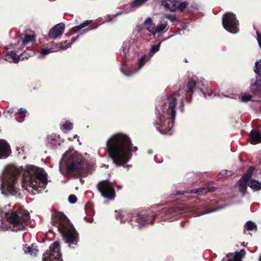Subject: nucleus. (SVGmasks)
Masks as SVG:
<instances>
[{"mask_svg": "<svg viewBox=\"0 0 261 261\" xmlns=\"http://www.w3.org/2000/svg\"><path fill=\"white\" fill-rule=\"evenodd\" d=\"M165 17L171 22H173L176 19L175 15L173 14H167Z\"/></svg>", "mask_w": 261, "mask_h": 261, "instance_id": "3c124183", "label": "nucleus"}, {"mask_svg": "<svg viewBox=\"0 0 261 261\" xmlns=\"http://www.w3.org/2000/svg\"><path fill=\"white\" fill-rule=\"evenodd\" d=\"M5 215L9 222L12 224V230L14 231L23 230L30 219L29 213L21 207L7 212Z\"/></svg>", "mask_w": 261, "mask_h": 261, "instance_id": "423d86ee", "label": "nucleus"}, {"mask_svg": "<svg viewBox=\"0 0 261 261\" xmlns=\"http://www.w3.org/2000/svg\"><path fill=\"white\" fill-rule=\"evenodd\" d=\"M248 186L252 189L258 191L261 189V182L255 179H250L248 183Z\"/></svg>", "mask_w": 261, "mask_h": 261, "instance_id": "c85d7f7f", "label": "nucleus"}, {"mask_svg": "<svg viewBox=\"0 0 261 261\" xmlns=\"http://www.w3.org/2000/svg\"><path fill=\"white\" fill-rule=\"evenodd\" d=\"M11 153L10 146L4 139H0V159L7 158Z\"/></svg>", "mask_w": 261, "mask_h": 261, "instance_id": "4468645a", "label": "nucleus"}, {"mask_svg": "<svg viewBox=\"0 0 261 261\" xmlns=\"http://www.w3.org/2000/svg\"><path fill=\"white\" fill-rule=\"evenodd\" d=\"M22 41L20 40L18 41V45H20V50H25L24 48L28 43L33 42L34 40V36L32 35H25L23 38L21 37Z\"/></svg>", "mask_w": 261, "mask_h": 261, "instance_id": "4be33fe9", "label": "nucleus"}, {"mask_svg": "<svg viewBox=\"0 0 261 261\" xmlns=\"http://www.w3.org/2000/svg\"><path fill=\"white\" fill-rule=\"evenodd\" d=\"M19 45H18V43L17 44H11L10 45H8V46H7L5 47V48L6 49H10V48H14L15 50H19L20 49V48H17L16 47V46H18Z\"/></svg>", "mask_w": 261, "mask_h": 261, "instance_id": "8fccbe9b", "label": "nucleus"}, {"mask_svg": "<svg viewBox=\"0 0 261 261\" xmlns=\"http://www.w3.org/2000/svg\"><path fill=\"white\" fill-rule=\"evenodd\" d=\"M168 30V23L164 20H161L158 24L154 27L153 29L148 28V32L151 33L153 36L160 33H166Z\"/></svg>", "mask_w": 261, "mask_h": 261, "instance_id": "ddd939ff", "label": "nucleus"}, {"mask_svg": "<svg viewBox=\"0 0 261 261\" xmlns=\"http://www.w3.org/2000/svg\"><path fill=\"white\" fill-rule=\"evenodd\" d=\"M162 4L166 9L171 11H174L176 10V5L174 0H162Z\"/></svg>", "mask_w": 261, "mask_h": 261, "instance_id": "5701e85b", "label": "nucleus"}, {"mask_svg": "<svg viewBox=\"0 0 261 261\" xmlns=\"http://www.w3.org/2000/svg\"><path fill=\"white\" fill-rule=\"evenodd\" d=\"M106 150L117 166H123L127 170L131 165L126 163L132 157V152L138 150L133 146L130 137L126 134L118 133L111 136L106 142Z\"/></svg>", "mask_w": 261, "mask_h": 261, "instance_id": "f03ea898", "label": "nucleus"}, {"mask_svg": "<svg viewBox=\"0 0 261 261\" xmlns=\"http://www.w3.org/2000/svg\"><path fill=\"white\" fill-rule=\"evenodd\" d=\"M115 213H118V214H117L116 215V218L117 219H118L119 218H120V221L121 223H124V222H125L127 221H130L131 220H129L127 218H124V215L121 214V212H118L117 211H115Z\"/></svg>", "mask_w": 261, "mask_h": 261, "instance_id": "4c0bfd02", "label": "nucleus"}, {"mask_svg": "<svg viewBox=\"0 0 261 261\" xmlns=\"http://www.w3.org/2000/svg\"><path fill=\"white\" fill-rule=\"evenodd\" d=\"M93 29H88L85 30L84 31V32H83L82 33H81V34H80V35H84V34L87 33H88L89 31H91V30H93Z\"/></svg>", "mask_w": 261, "mask_h": 261, "instance_id": "4d7b16f0", "label": "nucleus"}, {"mask_svg": "<svg viewBox=\"0 0 261 261\" xmlns=\"http://www.w3.org/2000/svg\"><path fill=\"white\" fill-rule=\"evenodd\" d=\"M78 39V37L77 38H72L71 39V43H67V44L65 46H64L63 45V43H61L60 44V48L61 49H66L67 48H68L69 47H70L71 45V44L74 43V42H75Z\"/></svg>", "mask_w": 261, "mask_h": 261, "instance_id": "c9c22d12", "label": "nucleus"}, {"mask_svg": "<svg viewBox=\"0 0 261 261\" xmlns=\"http://www.w3.org/2000/svg\"><path fill=\"white\" fill-rule=\"evenodd\" d=\"M138 40L134 39H126L123 42L122 46L120 49L121 55L123 59H127L129 57V52L131 49L132 45H136L137 46Z\"/></svg>", "mask_w": 261, "mask_h": 261, "instance_id": "f8f14e48", "label": "nucleus"}, {"mask_svg": "<svg viewBox=\"0 0 261 261\" xmlns=\"http://www.w3.org/2000/svg\"><path fill=\"white\" fill-rule=\"evenodd\" d=\"M59 169L65 176H68L71 172L85 169L87 165L83 160L73 150L66 151L60 162Z\"/></svg>", "mask_w": 261, "mask_h": 261, "instance_id": "39448f33", "label": "nucleus"}, {"mask_svg": "<svg viewBox=\"0 0 261 261\" xmlns=\"http://www.w3.org/2000/svg\"><path fill=\"white\" fill-rule=\"evenodd\" d=\"M3 220H1V224H2V225H1V227L2 228H3V229L4 228V226H3Z\"/></svg>", "mask_w": 261, "mask_h": 261, "instance_id": "e2e57ef3", "label": "nucleus"}, {"mask_svg": "<svg viewBox=\"0 0 261 261\" xmlns=\"http://www.w3.org/2000/svg\"><path fill=\"white\" fill-rule=\"evenodd\" d=\"M23 250L25 253H28L31 255H35L38 253V249L34 247L33 246H28L27 245L23 247Z\"/></svg>", "mask_w": 261, "mask_h": 261, "instance_id": "393cba45", "label": "nucleus"}, {"mask_svg": "<svg viewBox=\"0 0 261 261\" xmlns=\"http://www.w3.org/2000/svg\"><path fill=\"white\" fill-rule=\"evenodd\" d=\"M147 152L149 154H151L152 153V151L151 149H149L147 150Z\"/></svg>", "mask_w": 261, "mask_h": 261, "instance_id": "680f3d73", "label": "nucleus"}, {"mask_svg": "<svg viewBox=\"0 0 261 261\" xmlns=\"http://www.w3.org/2000/svg\"><path fill=\"white\" fill-rule=\"evenodd\" d=\"M188 4V3L186 2L180 3L179 5L176 6V9H177L179 11L182 12L186 9Z\"/></svg>", "mask_w": 261, "mask_h": 261, "instance_id": "37998d69", "label": "nucleus"}, {"mask_svg": "<svg viewBox=\"0 0 261 261\" xmlns=\"http://www.w3.org/2000/svg\"><path fill=\"white\" fill-rule=\"evenodd\" d=\"M59 247V242L56 241L52 244L49 250L43 254V261H62Z\"/></svg>", "mask_w": 261, "mask_h": 261, "instance_id": "1a4fd4ad", "label": "nucleus"}, {"mask_svg": "<svg viewBox=\"0 0 261 261\" xmlns=\"http://www.w3.org/2000/svg\"><path fill=\"white\" fill-rule=\"evenodd\" d=\"M120 70L123 74L127 77L135 74L132 73V71L134 70V67H132L131 69H129L124 64L121 65Z\"/></svg>", "mask_w": 261, "mask_h": 261, "instance_id": "a878e982", "label": "nucleus"}, {"mask_svg": "<svg viewBox=\"0 0 261 261\" xmlns=\"http://www.w3.org/2000/svg\"><path fill=\"white\" fill-rule=\"evenodd\" d=\"M148 0H134L130 5L129 7L133 10L134 8L139 7L144 4Z\"/></svg>", "mask_w": 261, "mask_h": 261, "instance_id": "c756f323", "label": "nucleus"}, {"mask_svg": "<svg viewBox=\"0 0 261 261\" xmlns=\"http://www.w3.org/2000/svg\"><path fill=\"white\" fill-rule=\"evenodd\" d=\"M195 86L196 81L193 80L189 81L187 85V87L186 89V91L188 93H192L194 91L193 88H195Z\"/></svg>", "mask_w": 261, "mask_h": 261, "instance_id": "473e14b6", "label": "nucleus"}, {"mask_svg": "<svg viewBox=\"0 0 261 261\" xmlns=\"http://www.w3.org/2000/svg\"><path fill=\"white\" fill-rule=\"evenodd\" d=\"M194 190H187V191H176L175 192H173L172 195L176 196V195H184L186 193L187 194H191L195 193Z\"/></svg>", "mask_w": 261, "mask_h": 261, "instance_id": "a19ab883", "label": "nucleus"}, {"mask_svg": "<svg viewBox=\"0 0 261 261\" xmlns=\"http://www.w3.org/2000/svg\"><path fill=\"white\" fill-rule=\"evenodd\" d=\"M51 223L57 228L62 234L65 243L69 247L76 245L79 241L78 234L67 217L63 214L56 213L52 215Z\"/></svg>", "mask_w": 261, "mask_h": 261, "instance_id": "20e7f679", "label": "nucleus"}, {"mask_svg": "<svg viewBox=\"0 0 261 261\" xmlns=\"http://www.w3.org/2000/svg\"><path fill=\"white\" fill-rule=\"evenodd\" d=\"M133 11V10H132L131 9H130V7H128V8H127L126 10H125L124 11H120L118 12H117L115 15L114 16H118V15H120L123 13H127L130 11Z\"/></svg>", "mask_w": 261, "mask_h": 261, "instance_id": "09e8293b", "label": "nucleus"}, {"mask_svg": "<svg viewBox=\"0 0 261 261\" xmlns=\"http://www.w3.org/2000/svg\"><path fill=\"white\" fill-rule=\"evenodd\" d=\"M257 42H258V45H259L260 48H261V36L257 32Z\"/></svg>", "mask_w": 261, "mask_h": 261, "instance_id": "5fc2aeb1", "label": "nucleus"}, {"mask_svg": "<svg viewBox=\"0 0 261 261\" xmlns=\"http://www.w3.org/2000/svg\"><path fill=\"white\" fill-rule=\"evenodd\" d=\"M63 140L60 138L59 135L53 134L47 138L46 144L50 148H54L61 145Z\"/></svg>", "mask_w": 261, "mask_h": 261, "instance_id": "f3484780", "label": "nucleus"}, {"mask_svg": "<svg viewBox=\"0 0 261 261\" xmlns=\"http://www.w3.org/2000/svg\"><path fill=\"white\" fill-rule=\"evenodd\" d=\"M184 101L183 100L181 99L180 101V103H179V109H180V110L181 111H183V109H184Z\"/></svg>", "mask_w": 261, "mask_h": 261, "instance_id": "6e6d98bb", "label": "nucleus"}, {"mask_svg": "<svg viewBox=\"0 0 261 261\" xmlns=\"http://www.w3.org/2000/svg\"><path fill=\"white\" fill-rule=\"evenodd\" d=\"M83 28H84V27L83 26V24H82V23L81 24H80V25H76L74 27H73L72 29V31L73 32V33H76L77 32L79 31L80 30H81Z\"/></svg>", "mask_w": 261, "mask_h": 261, "instance_id": "a18cd8bd", "label": "nucleus"}, {"mask_svg": "<svg viewBox=\"0 0 261 261\" xmlns=\"http://www.w3.org/2000/svg\"><path fill=\"white\" fill-rule=\"evenodd\" d=\"M160 46L161 43H159L158 44H154L151 45L148 54L147 55V60H150L151 58L154 55V54L159 50Z\"/></svg>", "mask_w": 261, "mask_h": 261, "instance_id": "bb28decb", "label": "nucleus"}, {"mask_svg": "<svg viewBox=\"0 0 261 261\" xmlns=\"http://www.w3.org/2000/svg\"><path fill=\"white\" fill-rule=\"evenodd\" d=\"M184 61H185V62H188V60H187V58H185V59H184Z\"/></svg>", "mask_w": 261, "mask_h": 261, "instance_id": "69168bd1", "label": "nucleus"}, {"mask_svg": "<svg viewBox=\"0 0 261 261\" xmlns=\"http://www.w3.org/2000/svg\"><path fill=\"white\" fill-rule=\"evenodd\" d=\"M3 178L0 186L2 194L5 196L9 195L17 196L18 192V178L22 188L29 192L31 189L37 193L44 190L47 184L46 174L42 169L33 165H27L23 168L22 166L9 165L2 172Z\"/></svg>", "mask_w": 261, "mask_h": 261, "instance_id": "f257e3e1", "label": "nucleus"}, {"mask_svg": "<svg viewBox=\"0 0 261 261\" xmlns=\"http://www.w3.org/2000/svg\"><path fill=\"white\" fill-rule=\"evenodd\" d=\"M114 184L115 181L112 182L108 179L101 180L98 183L96 188L103 197L112 200L116 197L115 191L113 188Z\"/></svg>", "mask_w": 261, "mask_h": 261, "instance_id": "0eeeda50", "label": "nucleus"}, {"mask_svg": "<svg viewBox=\"0 0 261 261\" xmlns=\"http://www.w3.org/2000/svg\"><path fill=\"white\" fill-rule=\"evenodd\" d=\"M248 182H249V180L246 179L245 177H242L239 181L238 186L239 187V190L243 195L246 193Z\"/></svg>", "mask_w": 261, "mask_h": 261, "instance_id": "b1692460", "label": "nucleus"}, {"mask_svg": "<svg viewBox=\"0 0 261 261\" xmlns=\"http://www.w3.org/2000/svg\"><path fill=\"white\" fill-rule=\"evenodd\" d=\"M137 218L136 219V220L138 223V227L140 228L143 227L146 224H152L154 218H155V216L153 215L152 216V220L151 221H148L147 219L148 216L146 214L141 215L140 214H137Z\"/></svg>", "mask_w": 261, "mask_h": 261, "instance_id": "6ab92c4d", "label": "nucleus"}, {"mask_svg": "<svg viewBox=\"0 0 261 261\" xmlns=\"http://www.w3.org/2000/svg\"><path fill=\"white\" fill-rule=\"evenodd\" d=\"M77 137V136L76 135H74L73 138L75 139L76 138V137Z\"/></svg>", "mask_w": 261, "mask_h": 261, "instance_id": "338daca9", "label": "nucleus"}, {"mask_svg": "<svg viewBox=\"0 0 261 261\" xmlns=\"http://www.w3.org/2000/svg\"><path fill=\"white\" fill-rule=\"evenodd\" d=\"M77 201L76 197L73 195H71L68 197V201L69 203L73 204L75 203Z\"/></svg>", "mask_w": 261, "mask_h": 261, "instance_id": "de8ad7c7", "label": "nucleus"}, {"mask_svg": "<svg viewBox=\"0 0 261 261\" xmlns=\"http://www.w3.org/2000/svg\"><path fill=\"white\" fill-rule=\"evenodd\" d=\"M92 22V20H87L84 21L82 24H83V26L84 28L86 27L87 26L89 25Z\"/></svg>", "mask_w": 261, "mask_h": 261, "instance_id": "603ef678", "label": "nucleus"}, {"mask_svg": "<svg viewBox=\"0 0 261 261\" xmlns=\"http://www.w3.org/2000/svg\"><path fill=\"white\" fill-rule=\"evenodd\" d=\"M176 101L174 95H169L164 99L162 106H160V109H162V113L159 111L156 113L154 125L161 134L170 136L173 133L172 127L176 115Z\"/></svg>", "mask_w": 261, "mask_h": 261, "instance_id": "7ed1b4c3", "label": "nucleus"}, {"mask_svg": "<svg viewBox=\"0 0 261 261\" xmlns=\"http://www.w3.org/2000/svg\"><path fill=\"white\" fill-rule=\"evenodd\" d=\"M174 35H173L170 36H169V37H167V38H166L164 39L163 41H166V40H168V39H169L171 38H172V37H173Z\"/></svg>", "mask_w": 261, "mask_h": 261, "instance_id": "13d9d810", "label": "nucleus"}, {"mask_svg": "<svg viewBox=\"0 0 261 261\" xmlns=\"http://www.w3.org/2000/svg\"><path fill=\"white\" fill-rule=\"evenodd\" d=\"M60 128L63 131L66 132L73 128V124L68 121H66L64 124L61 125Z\"/></svg>", "mask_w": 261, "mask_h": 261, "instance_id": "7c9ffc66", "label": "nucleus"}, {"mask_svg": "<svg viewBox=\"0 0 261 261\" xmlns=\"http://www.w3.org/2000/svg\"><path fill=\"white\" fill-rule=\"evenodd\" d=\"M254 170V168L252 167H250L247 171L245 174L243 176V177H245L246 179L248 180H250V179L252 176V174Z\"/></svg>", "mask_w": 261, "mask_h": 261, "instance_id": "e433bc0d", "label": "nucleus"}, {"mask_svg": "<svg viewBox=\"0 0 261 261\" xmlns=\"http://www.w3.org/2000/svg\"><path fill=\"white\" fill-rule=\"evenodd\" d=\"M117 188H118V189H122V186H118Z\"/></svg>", "mask_w": 261, "mask_h": 261, "instance_id": "0e129e2a", "label": "nucleus"}, {"mask_svg": "<svg viewBox=\"0 0 261 261\" xmlns=\"http://www.w3.org/2000/svg\"><path fill=\"white\" fill-rule=\"evenodd\" d=\"M152 19L150 17L147 18L144 23L143 27L148 31V28H150L151 29H153L154 27L152 26Z\"/></svg>", "mask_w": 261, "mask_h": 261, "instance_id": "2f4dec72", "label": "nucleus"}, {"mask_svg": "<svg viewBox=\"0 0 261 261\" xmlns=\"http://www.w3.org/2000/svg\"><path fill=\"white\" fill-rule=\"evenodd\" d=\"M222 23L224 28L229 32L236 34L239 31V21L234 14L228 12L223 16Z\"/></svg>", "mask_w": 261, "mask_h": 261, "instance_id": "6e6552de", "label": "nucleus"}, {"mask_svg": "<svg viewBox=\"0 0 261 261\" xmlns=\"http://www.w3.org/2000/svg\"><path fill=\"white\" fill-rule=\"evenodd\" d=\"M246 229L248 230H256V225L255 224L251 221L247 222L245 226Z\"/></svg>", "mask_w": 261, "mask_h": 261, "instance_id": "f704fd0d", "label": "nucleus"}, {"mask_svg": "<svg viewBox=\"0 0 261 261\" xmlns=\"http://www.w3.org/2000/svg\"><path fill=\"white\" fill-rule=\"evenodd\" d=\"M181 206L164 209L162 212V216L164 219L173 221L177 219L184 211L181 210Z\"/></svg>", "mask_w": 261, "mask_h": 261, "instance_id": "9d476101", "label": "nucleus"}, {"mask_svg": "<svg viewBox=\"0 0 261 261\" xmlns=\"http://www.w3.org/2000/svg\"><path fill=\"white\" fill-rule=\"evenodd\" d=\"M20 150H21L22 151H23V147H22L21 148H20V147L17 148V150L18 151V153H20Z\"/></svg>", "mask_w": 261, "mask_h": 261, "instance_id": "bf43d9fd", "label": "nucleus"}, {"mask_svg": "<svg viewBox=\"0 0 261 261\" xmlns=\"http://www.w3.org/2000/svg\"><path fill=\"white\" fill-rule=\"evenodd\" d=\"M215 188H203L202 189H197L196 192L197 194H206L208 192H210L212 191V189H214Z\"/></svg>", "mask_w": 261, "mask_h": 261, "instance_id": "ea45409f", "label": "nucleus"}, {"mask_svg": "<svg viewBox=\"0 0 261 261\" xmlns=\"http://www.w3.org/2000/svg\"><path fill=\"white\" fill-rule=\"evenodd\" d=\"M83 28H84V27L83 26V24H82V23L81 24H80V25H76L74 27H73L72 29V31L73 32V33H76L77 32L79 31L80 30H81Z\"/></svg>", "mask_w": 261, "mask_h": 261, "instance_id": "c03bdc74", "label": "nucleus"}, {"mask_svg": "<svg viewBox=\"0 0 261 261\" xmlns=\"http://www.w3.org/2000/svg\"><path fill=\"white\" fill-rule=\"evenodd\" d=\"M208 92L207 82L202 77L197 79V93L206 98V93Z\"/></svg>", "mask_w": 261, "mask_h": 261, "instance_id": "2eb2a0df", "label": "nucleus"}, {"mask_svg": "<svg viewBox=\"0 0 261 261\" xmlns=\"http://www.w3.org/2000/svg\"><path fill=\"white\" fill-rule=\"evenodd\" d=\"M29 57L30 55H24V53H20L19 50H16L8 52L4 59L9 62L17 63L20 59H27Z\"/></svg>", "mask_w": 261, "mask_h": 261, "instance_id": "9b49d317", "label": "nucleus"}, {"mask_svg": "<svg viewBox=\"0 0 261 261\" xmlns=\"http://www.w3.org/2000/svg\"><path fill=\"white\" fill-rule=\"evenodd\" d=\"M149 60H147V56L146 54L142 55L138 60L137 66L134 67V70L132 71L133 73H136L138 72L145 65L146 62Z\"/></svg>", "mask_w": 261, "mask_h": 261, "instance_id": "412c9836", "label": "nucleus"}, {"mask_svg": "<svg viewBox=\"0 0 261 261\" xmlns=\"http://www.w3.org/2000/svg\"><path fill=\"white\" fill-rule=\"evenodd\" d=\"M249 141L251 144L255 145L261 142V131L252 130L249 134Z\"/></svg>", "mask_w": 261, "mask_h": 261, "instance_id": "a211bd4d", "label": "nucleus"}, {"mask_svg": "<svg viewBox=\"0 0 261 261\" xmlns=\"http://www.w3.org/2000/svg\"><path fill=\"white\" fill-rule=\"evenodd\" d=\"M55 50L53 48H44L41 51L40 55L38 56L39 58H42L44 56L47 54H48L50 53L54 52Z\"/></svg>", "mask_w": 261, "mask_h": 261, "instance_id": "72a5a7b5", "label": "nucleus"}, {"mask_svg": "<svg viewBox=\"0 0 261 261\" xmlns=\"http://www.w3.org/2000/svg\"><path fill=\"white\" fill-rule=\"evenodd\" d=\"M27 111L25 109L21 108L17 111V114L19 117L21 118L25 117L27 114Z\"/></svg>", "mask_w": 261, "mask_h": 261, "instance_id": "58836bf2", "label": "nucleus"}, {"mask_svg": "<svg viewBox=\"0 0 261 261\" xmlns=\"http://www.w3.org/2000/svg\"><path fill=\"white\" fill-rule=\"evenodd\" d=\"M254 71L259 75L261 74V60L256 62Z\"/></svg>", "mask_w": 261, "mask_h": 261, "instance_id": "79ce46f5", "label": "nucleus"}, {"mask_svg": "<svg viewBox=\"0 0 261 261\" xmlns=\"http://www.w3.org/2000/svg\"><path fill=\"white\" fill-rule=\"evenodd\" d=\"M93 221V218H88L87 219V221H88L89 222H92Z\"/></svg>", "mask_w": 261, "mask_h": 261, "instance_id": "052dcab7", "label": "nucleus"}, {"mask_svg": "<svg viewBox=\"0 0 261 261\" xmlns=\"http://www.w3.org/2000/svg\"><path fill=\"white\" fill-rule=\"evenodd\" d=\"M251 96L249 94H245L241 98V100L244 102H247L251 99Z\"/></svg>", "mask_w": 261, "mask_h": 261, "instance_id": "49530a36", "label": "nucleus"}, {"mask_svg": "<svg viewBox=\"0 0 261 261\" xmlns=\"http://www.w3.org/2000/svg\"><path fill=\"white\" fill-rule=\"evenodd\" d=\"M64 29V23H60L55 25L50 30L48 36L50 38L55 39L63 33Z\"/></svg>", "mask_w": 261, "mask_h": 261, "instance_id": "dca6fc26", "label": "nucleus"}, {"mask_svg": "<svg viewBox=\"0 0 261 261\" xmlns=\"http://www.w3.org/2000/svg\"><path fill=\"white\" fill-rule=\"evenodd\" d=\"M250 89L253 93L261 92V80L259 77L256 76L255 79H251Z\"/></svg>", "mask_w": 261, "mask_h": 261, "instance_id": "aec40b11", "label": "nucleus"}, {"mask_svg": "<svg viewBox=\"0 0 261 261\" xmlns=\"http://www.w3.org/2000/svg\"><path fill=\"white\" fill-rule=\"evenodd\" d=\"M259 260H260V261H261V255L260 256Z\"/></svg>", "mask_w": 261, "mask_h": 261, "instance_id": "774afa93", "label": "nucleus"}, {"mask_svg": "<svg viewBox=\"0 0 261 261\" xmlns=\"http://www.w3.org/2000/svg\"><path fill=\"white\" fill-rule=\"evenodd\" d=\"M229 173H230V171H228L227 170H223V171H221V172L220 173V174H221L222 175L227 176V175H230Z\"/></svg>", "mask_w": 261, "mask_h": 261, "instance_id": "864d4df0", "label": "nucleus"}, {"mask_svg": "<svg viewBox=\"0 0 261 261\" xmlns=\"http://www.w3.org/2000/svg\"><path fill=\"white\" fill-rule=\"evenodd\" d=\"M245 251L244 250H241L240 251L236 252L232 258H229L228 261H243L241 259L245 255Z\"/></svg>", "mask_w": 261, "mask_h": 261, "instance_id": "cd10ccee", "label": "nucleus"}]
</instances>
